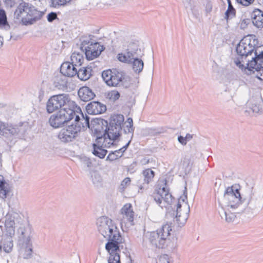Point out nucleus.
<instances>
[{
  "mask_svg": "<svg viewBox=\"0 0 263 263\" xmlns=\"http://www.w3.org/2000/svg\"><path fill=\"white\" fill-rule=\"evenodd\" d=\"M132 63L133 64V68L135 72L139 73L142 71L144 65L142 60L136 57Z\"/></svg>",
  "mask_w": 263,
  "mask_h": 263,
  "instance_id": "e433bc0d",
  "label": "nucleus"
},
{
  "mask_svg": "<svg viewBox=\"0 0 263 263\" xmlns=\"http://www.w3.org/2000/svg\"><path fill=\"white\" fill-rule=\"evenodd\" d=\"M90 164H91V162H89V161H88V162H87V166H89Z\"/></svg>",
  "mask_w": 263,
  "mask_h": 263,
  "instance_id": "e2e57ef3",
  "label": "nucleus"
},
{
  "mask_svg": "<svg viewBox=\"0 0 263 263\" xmlns=\"http://www.w3.org/2000/svg\"><path fill=\"white\" fill-rule=\"evenodd\" d=\"M92 181L96 186L101 185L102 182V178L101 176L97 172H94L91 174Z\"/></svg>",
  "mask_w": 263,
  "mask_h": 263,
  "instance_id": "58836bf2",
  "label": "nucleus"
},
{
  "mask_svg": "<svg viewBox=\"0 0 263 263\" xmlns=\"http://www.w3.org/2000/svg\"><path fill=\"white\" fill-rule=\"evenodd\" d=\"M246 24H247V21H246V20H243V21L241 22V24H240V27H241V28H245V26H246Z\"/></svg>",
  "mask_w": 263,
  "mask_h": 263,
  "instance_id": "13d9d810",
  "label": "nucleus"
},
{
  "mask_svg": "<svg viewBox=\"0 0 263 263\" xmlns=\"http://www.w3.org/2000/svg\"><path fill=\"white\" fill-rule=\"evenodd\" d=\"M157 263H171L168 255L167 254H163L160 256Z\"/></svg>",
  "mask_w": 263,
  "mask_h": 263,
  "instance_id": "a18cd8bd",
  "label": "nucleus"
},
{
  "mask_svg": "<svg viewBox=\"0 0 263 263\" xmlns=\"http://www.w3.org/2000/svg\"><path fill=\"white\" fill-rule=\"evenodd\" d=\"M247 62L246 67L243 69L245 72L249 75L256 71V77L263 80V51L258 52L255 50L254 57H251V60H248Z\"/></svg>",
  "mask_w": 263,
  "mask_h": 263,
  "instance_id": "9d476101",
  "label": "nucleus"
},
{
  "mask_svg": "<svg viewBox=\"0 0 263 263\" xmlns=\"http://www.w3.org/2000/svg\"><path fill=\"white\" fill-rule=\"evenodd\" d=\"M66 107L77 108L81 111L73 101L71 100L68 94L62 93L51 97L46 103V109L48 113H52L59 109Z\"/></svg>",
  "mask_w": 263,
  "mask_h": 263,
  "instance_id": "423d86ee",
  "label": "nucleus"
},
{
  "mask_svg": "<svg viewBox=\"0 0 263 263\" xmlns=\"http://www.w3.org/2000/svg\"><path fill=\"white\" fill-rule=\"evenodd\" d=\"M171 223H166L155 231L147 232L143 236V241L148 242L152 247L163 249L170 242Z\"/></svg>",
  "mask_w": 263,
  "mask_h": 263,
  "instance_id": "7ed1b4c3",
  "label": "nucleus"
},
{
  "mask_svg": "<svg viewBox=\"0 0 263 263\" xmlns=\"http://www.w3.org/2000/svg\"><path fill=\"white\" fill-rule=\"evenodd\" d=\"M148 131V134L153 136L160 135L165 132L164 129L162 127L149 128Z\"/></svg>",
  "mask_w": 263,
  "mask_h": 263,
  "instance_id": "ea45409f",
  "label": "nucleus"
},
{
  "mask_svg": "<svg viewBox=\"0 0 263 263\" xmlns=\"http://www.w3.org/2000/svg\"><path fill=\"white\" fill-rule=\"evenodd\" d=\"M257 43L254 37L252 35H248L244 37L239 43L236 47V52L240 57L235 60V64L242 70L246 66H245L241 63H245L243 59L248 63L247 60L249 56H251L255 50V46Z\"/></svg>",
  "mask_w": 263,
  "mask_h": 263,
  "instance_id": "39448f33",
  "label": "nucleus"
},
{
  "mask_svg": "<svg viewBox=\"0 0 263 263\" xmlns=\"http://www.w3.org/2000/svg\"><path fill=\"white\" fill-rule=\"evenodd\" d=\"M222 210L219 212L221 218H224L225 220L228 222H231L234 221L236 218V213L239 214L235 211H232V209L229 210L228 207L222 206Z\"/></svg>",
  "mask_w": 263,
  "mask_h": 263,
  "instance_id": "c85d7f7f",
  "label": "nucleus"
},
{
  "mask_svg": "<svg viewBox=\"0 0 263 263\" xmlns=\"http://www.w3.org/2000/svg\"><path fill=\"white\" fill-rule=\"evenodd\" d=\"M71 0H53L52 2L53 6L57 7L59 6H63L69 3Z\"/></svg>",
  "mask_w": 263,
  "mask_h": 263,
  "instance_id": "c03bdc74",
  "label": "nucleus"
},
{
  "mask_svg": "<svg viewBox=\"0 0 263 263\" xmlns=\"http://www.w3.org/2000/svg\"><path fill=\"white\" fill-rule=\"evenodd\" d=\"M144 181L145 183L148 184L151 182L154 177L155 173L150 168H147L143 171L142 173Z\"/></svg>",
  "mask_w": 263,
  "mask_h": 263,
  "instance_id": "4c0bfd02",
  "label": "nucleus"
},
{
  "mask_svg": "<svg viewBox=\"0 0 263 263\" xmlns=\"http://www.w3.org/2000/svg\"><path fill=\"white\" fill-rule=\"evenodd\" d=\"M91 71L92 69L91 67H83L79 68L78 70L77 69L76 74H77L78 77L81 80L86 81L89 79L91 76Z\"/></svg>",
  "mask_w": 263,
  "mask_h": 263,
  "instance_id": "473e14b6",
  "label": "nucleus"
},
{
  "mask_svg": "<svg viewBox=\"0 0 263 263\" xmlns=\"http://www.w3.org/2000/svg\"><path fill=\"white\" fill-rule=\"evenodd\" d=\"M3 45V37L0 35V48Z\"/></svg>",
  "mask_w": 263,
  "mask_h": 263,
  "instance_id": "052dcab7",
  "label": "nucleus"
},
{
  "mask_svg": "<svg viewBox=\"0 0 263 263\" xmlns=\"http://www.w3.org/2000/svg\"><path fill=\"white\" fill-rule=\"evenodd\" d=\"M81 117L76 116L73 123L61 130L58 137L61 141L71 142L78 136L82 129L89 127V117L87 115L84 117L83 113L81 114Z\"/></svg>",
  "mask_w": 263,
  "mask_h": 263,
  "instance_id": "20e7f679",
  "label": "nucleus"
},
{
  "mask_svg": "<svg viewBox=\"0 0 263 263\" xmlns=\"http://www.w3.org/2000/svg\"><path fill=\"white\" fill-rule=\"evenodd\" d=\"M17 125L0 121V135L11 141L20 133Z\"/></svg>",
  "mask_w": 263,
  "mask_h": 263,
  "instance_id": "dca6fc26",
  "label": "nucleus"
},
{
  "mask_svg": "<svg viewBox=\"0 0 263 263\" xmlns=\"http://www.w3.org/2000/svg\"><path fill=\"white\" fill-rule=\"evenodd\" d=\"M236 1L245 6H248L253 4L254 0H236Z\"/></svg>",
  "mask_w": 263,
  "mask_h": 263,
  "instance_id": "8fccbe9b",
  "label": "nucleus"
},
{
  "mask_svg": "<svg viewBox=\"0 0 263 263\" xmlns=\"http://www.w3.org/2000/svg\"><path fill=\"white\" fill-rule=\"evenodd\" d=\"M11 29V27L7 21L5 11L3 9H0V30L7 32Z\"/></svg>",
  "mask_w": 263,
  "mask_h": 263,
  "instance_id": "c756f323",
  "label": "nucleus"
},
{
  "mask_svg": "<svg viewBox=\"0 0 263 263\" xmlns=\"http://www.w3.org/2000/svg\"><path fill=\"white\" fill-rule=\"evenodd\" d=\"M87 112L91 115H98L105 112L106 106L99 102H91L88 103L86 107Z\"/></svg>",
  "mask_w": 263,
  "mask_h": 263,
  "instance_id": "412c9836",
  "label": "nucleus"
},
{
  "mask_svg": "<svg viewBox=\"0 0 263 263\" xmlns=\"http://www.w3.org/2000/svg\"><path fill=\"white\" fill-rule=\"evenodd\" d=\"M126 124L127 125L126 127H125L124 128V133L126 135H127V138L128 139V142L120 149L109 154L107 159L110 161H114L121 157L123 154V153L127 149L132 141L134 131L132 118H128L127 119Z\"/></svg>",
  "mask_w": 263,
  "mask_h": 263,
  "instance_id": "ddd939ff",
  "label": "nucleus"
},
{
  "mask_svg": "<svg viewBox=\"0 0 263 263\" xmlns=\"http://www.w3.org/2000/svg\"><path fill=\"white\" fill-rule=\"evenodd\" d=\"M120 96V93L115 90L110 91L107 93V98L112 101H115L119 99Z\"/></svg>",
  "mask_w": 263,
  "mask_h": 263,
  "instance_id": "a19ab883",
  "label": "nucleus"
},
{
  "mask_svg": "<svg viewBox=\"0 0 263 263\" xmlns=\"http://www.w3.org/2000/svg\"><path fill=\"white\" fill-rule=\"evenodd\" d=\"M109 254V257L108 259V263H121L120 253V248L118 250L107 252Z\"/></svg>",
  "mask_w": 263,
  "mask_h": 263,
  "instance_id": "f704fd0d",
  "label": "nucleus"
},
{
  "mask_svg": "<svg viewBox=\"0 0 263 263\" xmlns=\"http://www.w3.org/2000/svg\"><path fill=\"white\" fill-rule=\"evenodd\" d=\"M100 127V126L98 125L94 129V132L96 135V143L93 144L92 153L96 156L102 159L104 158L107 152L104 148L110 147L112 144L108 142V140L105 138H103Z\"/></svg>",
  "mask_w": 263,
  "mask_h": 263,
  "instance_id": "f8f14e48",
  "label": "nucleus"
},
{
  "mask_svg": "<svg viewBox=\"0 0 263 263\" xmlns=\"http://www.w3.org/2000/svg\"><path fill=\"white\" fill-rule=\"evenodd\" d=\"M78 95L82 101L87 102L92 99L95 96V93L88 87H82L78 91Z\"/></svg>",
  "mask_w": 263,
  "mask_h": 263,
  "instance_id": "bb28decb",
  "label": "nucleus"
},
{
  "mask_svg": "<svg viewBox=\"0 0 263 263\" xmlns=\"http://www.w3.org/2000/svg\"><path fill=\"white\" fill-rule=\"evenodd\" d=\"M149 159L147 157H144L141 160V163L142 165H146V164H148L149 163Z\"/></svg>",
  "mask_w": 263,
  "mask_h": 263,
  "instance_id": "6e6d98bb",
  "label": "nucleus"
},
{
  "mask_svg": "<svg viewBox=\"0 0 263 263\" xmlns=\"http://www.w3.org/2000/svg\"><path fill=\"white\" fill-rule=\"evenodd\" d=\"M243 213H253L259 211L263 208V193L253 192L252 191L248 196L242 198Z\"/></svg>",
  "mask_w": 263,
  "mask_h": 263,
  "instance_id": "1a4fd4ad",
  "label": "nucleus"
},
{
  "mask_svg": "<svg viewBox=\"0 0 263 263\" xmlns=\"http://www.w3.org/2000/svg\"><path fill=\"white\" fill-rule=\"evenodd\" d=\"M105 122L106 124L105 129H104L103 127V124L102 125L98 124L96 125L95 127H97L98 125H100V130L102 135L103 138H105L106 139L108 140V142H109L112 145L114 142L117 140L121 136L122 129H115V127H116V126L112 127L110 125L107 126V122L106 121Z\"/></svg>",
  "mask_w": 263,
  "mask_h": 263,
  "instance_id": "f3484780",
  "label": "nucleus"
},
{
  "mask_svg": "<svg viewBox=\"0 0 263 263\" xmlns=\"http://www.w3.org/2000/svg\"><path fill=\"white\" fill-rule=\"evenodd\" d=\"M251 110L253 112L260 113L261 112V108L259 105L254 104L252 105Z\"/></svg>",
  "mask_w": 263,
  "mask_h": 263,
  "instance_id": "3c124183",
  "label": "nucleus"
},
{
  "mask_svg": "<svg viewBox=\"0 0 263 263\" xmlns=\"http://www.w3.org/2000/svg\"><path fill=\"white\" fill-rule=\"evenodd\" d=\"M132 45L134 46L133 48H128L126 50V52L124 53H121L117 55L118 60L121 62L125 63H132L133 60L136 58V49L137 48L136 44L133 43Z\"/></svg>",
  "mask_w": 263,
  "mask_h": 263,
  "instance_id": "aec40b11",
  "label": "nucleus"
},
{
  "mask_svg": "<svg viewBox=\"0 0 263 263\" xmlns=\"http://www.w3.org/2000/svg\"><path fill=\"white\" fill-rule=\"evenodd\" d=\"M85 55L87 60H91L98 57L103 51V46L98 43L90 44L85 48Z\"/></svg>",
  "mask_w": 263,
  "mask_h": 263,
  "instance_id": "6ab92c4d",
  "label": "nucleus"
},
{
  "mask_svg": "<svg viewBox=\"0 0 263 263\" xmlns=\"http://www.w3.org/2000/svg\"><path fill=\"white\" fill-rule=\"evenodd\" d=\"M130 179L129 177L125 178L122 182L120 185V187L122 190H124L128 185L130 183Z\"/></svg>",
  "mask_w": 263,
  "mask_h": 263,
  "instance_id": "49530a36",
  "label": "nucleus"
},
{
  "mask_svg": "<svg viewBox=\"0 0 263 263\" xmlns=\"http://www.w3.org/2000/svg\"><path fill=\"white\" fill-rule=\"evenodd\" d=\"M102 77L105 83L110 87H118L124 79V75L122 71L116 69L104 70Z\"/></svg>",
  "mask_w": 263,
  "mask_h": 263,
  "instance_id": "4468645a",
  "label": "nucleus"
},
{
  "mask_svg": "<svg viewBox=\"0 0 263 263\" xmlns=\"http://www.w3.org/2000/svg\"><path fill=\"white\" fill-rule=\"evenodd\" d=\"M127 121L124 122V117L123 115L121 114L114 115L110 117V122L109 125L115 127V129H122L126 127Z\"/></svg>",
  "mask_w": 263,
  "mask_h": 263,
  "instance_id": "5701e85b",
  "label": "nucleus"
},
{
  "mask_svg": "<svg viewBox=\"0 0 263 263\" xmlns=\"http://www.w3.org/2000/svg\"><path fill=\"white\" fill-rule=\"evenodd\" d=\"M15 222L14 219L10 215H7L6 217V220L5 225L6 228L14 227Z\"/></svg>",
  "mask_w": 263,
  "mask_h": 263,
  "instance_id": "37998d69",
  "label": "nucleus"
},
{
  "mask_svg": "<svg viewBox=\"0 0 263 263\" xmlns=\"http://www.w3.org/2000/svg\"><path fill=\"white\" fill-rule=\"evenodd\" d=\"M13 247V241L11 237H2L0 241V251L7 253L11 252Z\"/></svg>",
  "mask_w": 263,
  "mask_h": 263,
  "instance_id": "cd10ccee",
  "label": "nucleus"
},
{
  "mask_svg": "<svg viewBox=\"0 0 263 263\" xmlns=\"http://www.w3.org/2000/svg\"><path fill=\"white\" fill-rule=\"evenodd\" d=\"M8 36H9V40H11L13 38V33L12 31L10 32L9 35L8 34Z\"/></svg>",
  "mask_w": 263,
  "mask_h": 263,
  "instance_id": "680f3d73",
  "label": "nucleus"
},
{
  "mask_svg": "<svg viewBox=\"0 0 263 263\" xmlns=\"http://www.w3.org/2000/svg\"><path fill=\"white\" fill-rule=\"evenodd\" d=\"M103 236L107 240L105 245V249L107 252H111L112 251L118 250L119 248H123L122 244L125 240L116 223L107 231V235Z\"/></svg>",
  "mask_w": 263,
  "mask_h": 263,
  "instance_id": "6e6552de",
  "label": "nucleus"
},
{
  "mask_svg": "<svg viewBox=\"0 0 263 263\" xmlns=\"http://www.w3.org/2000/svg\"><path fill=\"white\" fill-rule=\"evenodd\" d=\"M185 137V140L187 142V141H189L193 138V135H191L190 134H187L186 135L185 137Z\"/></svg>",
  "mask_w": 263,
  "mask_h": 263,
  "instance_id": "4d7b16f0",
  "label": "nucleus"
},
{
  "mask_svg": "<svg viewBox=\"0 0 263 263\" xmlns=\"http://www.w3.org/2000/svg\"><path fill=\"white\" fill-rule=\"evenodd\" d=\"M4 3L7 7H12L14 6L15 0H3Z\"/></svg>",
  "mask_w": 263,
  "mask_h": 263,
  "instance_id": "603ef678",
  "label": "nucleus"
},
{
  "mask_svg": "<svg viewBox=\"0 0 263 263\" xmlns=\"http://www.w3.org/2000/svg\"><path fill=\"white\" fill-rule=\"evenodd\" d=\"M67 79L64 75L60 74L55 77L53 81L54 86L62 90H64L67 88Z\"/></svg>",
  "mask_w": 263,
  "mask_h": 263,
  "instance_id": "7c9ffc66",
  "label": "nucleus"
},
{
  "mask_svg": "<svg viewBox=\"0 0 263 263\" xmlns=\"http://www.w3.org/2000/svg\"><path fill=\"white\" fill-rule=\"evenodd\" d=\"M59 111H62L63 113V114H64V116L63 117L65 119L66 123L70 121L73 118L74 116L76 117L77 115H76V111H80V115L81 113H82L81 110L80 111L79 109L76 108H72L69 107L63 108L61 109Z\"/></svg>",
  "mask_w": 263,
  "mask_h": 263,
  "instance_id": "2f4dec72",
  "label": "nucleus"
},
{
  "mask_svg": "<svg viewBox=\"0 0 263 263\" xmlns=\"http://www.w3.org/2000/svg\"><path fill=\"white\" fill-rule=\"evenodd\" d=\"M236 11L234 8H228L227 10L225 13V18L227 21L232 19L235 16Z\"/></svg>",
  "mask_w": 263,
  "mask_h": 263,
  "instance_id": "79ce46f5",
  "label": "nucleus"
},
{
  "mask_svg": "<svg viewBox=\"0 0 263 263\" xmlns=\"http://www.w3.org/2000/svg\"><path fill=\"white\" fill-rule=\"evenodd\" d=\"M44 13L37 10L31 4L22 1L14 11V18L21 21L23 25L27 26L33 24L41 19Z\"/></svg>",
  "mask_w": 263,
  "mask_h": 263,
  "instance_id": "f03ea898",
  "label": "nucleus"
},
{
  "mask_svg": "<svg viewBox=\"0 0 263 263\" xmlns=\"http://www.w3.org/2000/svg\"><path fill=\"white\" fill-rule=\"evenodd\" d=\"M183 197H181L179 199L176 209V221L178 226H183L187 220L190 213V206L187 203L185 202L187 199V190L185 187L183 192Z\"/></svg>",
  "mask_w": 263,
  "mask_h": 263,
  "instance_id": "9b49d317",
  "label": "nucleus"
},
{
  "mask_svg": "<svg viewBox=\"0 0 263 263\" xmlns=\"http://www.w3.org/2000/svg\"><path fill=\"white\" fill-rule=\"evenodd\" d=\"M9 192L8 184L6 182L3 176L0 175V197L5 199Z\"/></svg>",
  "mask_w": 263,
  "mask_h": 263,
  "instance_id": "72a5a7b5",
  "label": "nucleus"
},
{
  "mask_svg": "<svg viewBox=\"0 0 263 263\" xmlns=\"http://www.w3.org/2000/svg\"><path fill=\"white\" fill-rule=\"evenodd\" d=\"M60 72L65 77H72L76 75L77 67L71 62H66L61 65Z\"/></svg>",
  "mask_w": 263,
  "mask_h": 263,
  "instance_id": "b1692460",
  "label": "nucleus"
},
{
  "mask_svg": "<svg viewBox=\"0 0 263 263\" xmlns=\"http://www.w3.org/2000/svg\"><path fill=\"white\" fill-rule=\"evenodd\" d=\"M6 235L3 236V237H11L12 238V236L14 235L15 233L14 227L10 228H6Z\"/></svg>",
  "mask_w": 263,
  "mask_h": 263,
  "instance_id": "de8ad7c7",
  "label": "nucleus"
},
{
  "mask_svg": "<svg viewBox=\"0 0 263 263\" xmlns=\"http://www.w3.org/2000/svg\"><path fill=\"white\" fill-rule=\"evenodd\" d=\"M120 213L122 216L123 220L129 222L131 225L134 224V212L130 203L125 204L121 209Z\"/></svg>",
  "mask_w": 263,
  "mask_h": 263,
  "instance_id": "4be33fe9",
  "label": "nucleus"
},
{
  "mask_svg": "<svg viewBox=\"0 0 263 263\" xmlns=\"http://www.w3.org/2000/svg\"><path fill=\"white\" fill-rule=\"evenodd\" d=\"M115 222L108 217L103 216L97 220V227L98 231L102 236H106L107 231Z\"/></svg>",
  "mask_w": 263,
  "mask_h": 263,
  "instance_id": "a211bd4d",
  "label": "nucleus"
},
{
  "mask_svg": "<svg viewBox=\"0 0 263 263\" xmlns=\"http://www.w3.org/2000/svg\"><path fill=\"white\" fill-rule=\"evenodd\" d=\"M240 186L234 184L228 187L224 191V195L218 200L219 203L223 207H228V209H232L238 213H243V195L239 192Z\"/></svg>",
  "mask_w": 263,
  "mask_h": 263,
  "instance_id": "f257e3e1",
  "label": "nucleus"
},
{
  "mask_svg": "<svg viewBox=\"0 0 263 263\" xmlns=\"http://www.w3.org/2000/svg\"><path fill=\"white\" fill-rule=\"evenodd\" d=\"M83 61L84 58L80 53L74 52L71 55V63L77 67L81 66Z\"/></svg>",
  "mask_w": 263,
  "mask_h": 263,
  "instance_id": "c9c22d12",
  "label": "nucleus"
},
{
  "mask_svg": "<svg viewBox=\"0 0 263 263\" xmlns=\"http://www.w3.org/2000/svg\"><path fill=\"white\" fill-rule=\"evenodd\" d=\"M228 3V8H234L230 0H227Z\"/></svg>",
  "mask_w": 263,
  "mask_h": 263,
  "instance_id": "bf43d9fd",
  "label": "nucleus"
},
{
  "mask_svg": "<svg viewBox=\"0 0 263 263\" xmlns=\"http://www.w3.org/2000/svg\"><path fill=\"white\" fill-rule=\"evenodd\" d=\"M20 235L18 239L20 252L24 258L31 257L32 254V246L31 241L32 230L28 226L26 227H20L18 230Z\"/></svg>",
  "mask_w": 263,
  "mask_h": 263,
  "instance_id": "0eeeda50",
  "label": "nucleus"
},
{
  "mask_svg": "<svg viewBox=\"0 0 263 263\" xmlns=\"http://www.w3.org/2000/svg\"><path fill=\"white\" fill-rule=\"evenodd\" d=\"M154 201L161 208L171 204L173 201V197L169 190L166 187H160L156 190L152 195Z\"/></svg>",
  "mask_w": 263,
  "mask_h": 263,
  "instance_id": "2eb2a0df",
  "label": "nucleus"
},
{
  "mask_svg": "<svg viewBox=\"0 0 263 263\" xmlns=\"http://www.w3.org/2000/svg\"><path fill=\"white\" fill-rule=\"evenodd\" d=\"M47 20L49 22H52L55 19H58L57 14L55 12H50L47 16Z\"/></svg>",
  "mask_w": 263,
  "mask_h": 263,
  "instance_id": "09e8293b",
  "label": "nucleus"
},
{
  "mask_svg": "<svg viewBox=\"0 0 263 263\" xmlns=\"http://www.w3.org/2000/svg\"><path fill=\"white\" fill-rule=\"evenodd\" d=\"M178 141L183 145H185L187 143L185 137L182 136H179L178 137Z\"/></svg>",
  "mask_w": 263,
  "mask_h": 263,
  "instance_id": "5fc2aeb1",
  "label": "nucleus"
},
{
  "mask_svg": "<svg viewBox=\"0 0 263 263\" xmlns=\"http://www.w3.org/2000/svg\"><path fill=\"white\" fill-rule=\"evenodd\" d=\"M45 95V90L43 87H41L39 91V99L42 101Z\"/></svg>",
  "mask_w": 263,
  "mask_h": 263,
  "instance_id": "864d4df0",
  "label": "nucleus"
},
{
  "mask_svg": "<svg viewBox=\"0 0 263 263\" xmlns=\"http://www.w3.org/2000/svg\"><path fill=\"white\" fill-rule=\"evenodd\" d=\"M62 111H59L57 114L52 115L49 120L51 126L54 128H58L62 126L66 123L65 119L64 118V114Z\"/></svg>",
  "mask_w": 263,
  "mask_h": 263,
  "instance_id": "393cba45",
  "label": "nucleus"
},
{
  "mask_svg": "<svg viewBox=\"0 0 263 263\" xmlns=\"http://www.w3.org/2000/svg\"><path fill=\"white\" fill-rule=\"evenodd\" d=\"M252 23L257 28L263 27V11L259 9H255L251 14Z\"/></svg>",
  "mask_w": 263,
  "mask_h": 263,
  "instance_id": "a878e982",
  "label": "nucleus"
}]
</instances>
